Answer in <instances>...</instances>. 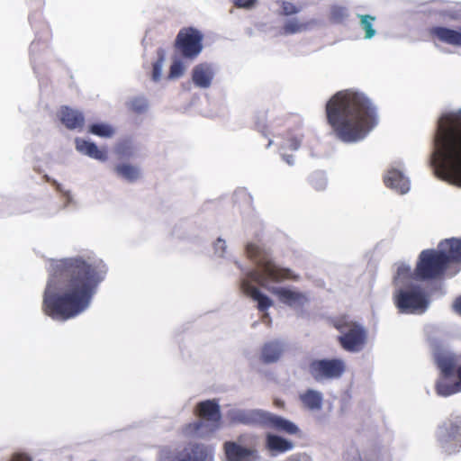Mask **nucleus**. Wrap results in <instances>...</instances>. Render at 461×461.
<instances>
[{"label": "nucleus", "instance_id": "nucleus-20", "mask_svg": "<svg viewBox=\"0 0 461 461\" xmlns=\"http://www.w3.org/2000/svg\"><path fill=\"white\" fill-rule=\"evenodd\" d=\"M75 142L76 149L80 153L100 161H105L107 159L106 151L100 149L94 142L80 138H77Z\"/></svg>", "mask_w": 461, "mask_h": 461}, {"label": "nucleus", "instance_id": "nucleus-10", "mask_svg": "<svg viewBox=\"0 0 461 461\" xmlns=\"http://www.w3.org/2000/svg\"><path fill=\"white\" fill-rule=\"evenodd\" d=\"M212 449L200 443H188L182 449L167 452L159 461H212Z\"/></svg>", "mask_w": 461, "mask_h": 461}, {"label": "nucleus", "instance_id": "nucleus-37", "mask_svg": "<svg viewBox=\"0 0 461 461\" xmlns=\"http://www.w3.org/2000/svg\"><path fill=\"white\" fill-rule=\"evenodd\" d=\"M257 3V0H233V4L238 8L250 9Z\"/></svg>", "mask_w": 461, "mask_h": 461}, {"label": "nucleus", "instance_id": "nucleus-28", "mask_svg": "<svg viewBox=\"0 0 461 461\" xmlns=\"http://www.w3.org/2000/svg\"><path fill=\"white\" fill-rule=\"evenodd\" d=\"M410 279H414L413 271H411L409 266L401 264L397 268L396 275L393 278V283L398 285Z\"/></svg>", "mask_w": 461, "mask_h": 461}, {"label": "nucleus", "instance_id": "nucleus-5", "mask_svg": "<svg viewBox=\"0 0 461 461\" xmlns=\"http://www.w3.org/2000/svg\"><path fill=\"white\" fill-rule=\"evenodd\" d=\"M395 307L400 313L420 314L429 305V295L418 285H409L396 289L393 295Z\"/></svg>", "mask_w": 461, "mask_h": 461}, {"label": "nucleus", "instance_id": "nucleus-34", "mask_svg": "<svg viewBox=\"0 0 461 461\" xmlns=\"http://www.w3.org/2000/svg\"><path fill=\"white\" fill-rule=\"evenodd\" d=\"M184 67L180 61H175L169 70V77L170 78H177L183 75Z\"/></svg>", "mask_w": 461, "mask_h": 461}, {"label": "nucleus", "instance_id": "nucleus-29", "mask_svg": "<svg viewBox=\"0 0 461 461\" xmlns=\"http://www.w3.org/2000/svg\"><path fill=\"white\" fill-rule=\"evenodd\" d=\"M358 17L360 18V25L366 32V39H371L375 34V31L373 29V22L375 17L369 14L358 15Z\"/></svg>", "mask_w": 461, "mask_h": 461}, {"label": "nucleus", "instance_id": "nucleus-7", "mask_svg": "<svg viewBox=\"0 0 461 461\" xmlns=\"http://www.w3.org/2000/svg\"><path fill=\"white\" fill-rule=\"evenodd\" d=\"M440 249L422 250L413 270L414 280L429 281L441 278L448 267Z\"/></svg>", "mask_w": 461, "mask_h": 461}, {"label": "nucleus", "instance_id": "nucleus-9", "mask_svg": "<svg viewBox=\"0 0 461 461\" xmlns=\"http://www.w3.org/2000/svg\"><path fill=\"white\" fill-rule=\"evenodd\" d=\"M346 368V363L341 358L313 359L308 367L310 375L316 382L339 379Z\"/></svg>", "mask_w": 461, "mask_h": 461}, {"label": "nucleus", "instance_id": "nucleus-27", "mask_svg": "<svg viewBox=\"0 0 461 461\" xmlns=\"http://www.w3.org/2000/svg\"><path fill=\"white\" fill-rule=\"evenodd\" d=\"M311 23H300L297 19L287 21L283 26L284 34H294L307 29Z\"/></svg>", "mask_w": 461, "mask_h": 461}, {"label": "nucleus", "instance_id": "nucleus-8", "mask_svg": "<svg viewBox=\"0 0 461 461\" xmlns=\"http://www.w3.org/2000/svg\"><path fill=\"white\" fill-rule=\"evenodd\" d=\"M203 34L194 27L182 28L175 40V49L185 59H195L203 50Z\"/></svg>", "mask_w": 461, "mask_h": 461}, {"label": "nucleus", "instance_id": "nucleus-16", "mask_svg": "<svg viewBox=\"0 0 461 461\" xmlns=\"http://www.w3.org/2000/svg\"><path fill=\"white\" fill-rule=\"evenodd\" d=\"M438 249L444 254L448 266L461 264V239H446L439 242Z\"/></svg>", "mask_w": 461, "mask_h": 461}, {"label": "nucleus", "instance_id": "nucleus-19", "mask_svg": "<svg viewBox=\"0 0 461 461\" xmlns=\"http://www.w3.org/2000/svg\"><path fill=\"white\" fill-rule=\"evenodd\" d=\"M299 401L303 407L309 411H320L323 404V395L314 389H307L299 393Z\"/></svg>", "mask_w": 461, "mask_h": 461}, {"label": "nucleus", "instance_id": "nucleus-38", "mask_svg": "<svg viewBox=\"0 0 461 461\" xmlns=\"http://www.w3.org/2000/svg\"><path fill=\"white\" fill-rule=\"evenodd\" d=\"M11 461H32V459L25 454H15Z\"/></svg>", "mask_w": 461, "mask_h": 461}, {"label": "nucleus", "instance_id": "nucleus-32", "mask_svg": "<svg viewBox=\"0 0 461 461\" xmlns=\"http://www.w3.org/2000/svg\"><path fill=\"white\" fill-rule=\"evenodd\" d=\"M438 366L441 370V377L450 378L456 375L454 364L449 359L440 360Z\"/></svg>", "mask_w": 461, "mask_h": 461}, {"label": "nucleus", "instance_id": "nucleus-33", "mask_svg": "<svg viewBox=\"0 0 461 461\" xmlns=\"http://www.w3.org/2000/svg\"><path fill=\"white\" fill-rule=\"evenodd\" d=\"M158 58L153 63V67H152V79L154 81H158L160 79L162 66H163V62H164V52L162 50H158Z\"/></svg>", "mask_w": 461, "mask_h": 461}, {"label": "nucleus", "instance_id": "nucleus-26", "mask_svg": "<svg viewBox=\"0 0 461 461\" xmlns=\"http://www.w3.org/2000/svg\"><path fill=\"white\" fill-rule=\"evenodd\" d=\"M266 411H250L247 412H241L238 415L237 419L240 422L246 425H264Z\"/></svg>", "mask_w": 461, "mask_h": 461}, {"label": "nucleus", "instance_id": "nucleus-11", "mask_svg": "<svg viewBox=\"0 0 461 461\" xmlns=\"http://www.w3.org/2000/svg\"><path fill=\"white\" fill-rule=\"evenodd\" d=\"M338 339L345 350L357 352L363 348L366 343V332L362 326L352 323L348 325V330L343 332Z\"/></svg>", "mask_w": 461, "mask_h": 461}, {"label": "nucleus", "instance_id": "nucleus-42", "mask_svg": "<svg viewBox=\"0 0 461 461\" xmlns=\"http://www.w3.org/2000/svg\"><path fill=\"white\" fill-rule=\"evenodd\" d=\"M275 404H276L277 407H284V405H285L284 402L279 401V400H276V401H275Z\"/></svg>", "mask_w": 461, "mask_h": 461}, {"label": "nucleus", "instance_id": "nucleus-31", "mask_svg": "<svg viewBox=\"0 0 461 461\" xmlns=\"http://www.w3.org/2000/svg\"><path fill=\"white\" fill-rule=\"evenodd\" d=\"M348 16V12L345 7L333 6L330 12V20L334 23H341Z\"/></svg>", "mask_w": 461, "mask_h": 461}, {"label": "nucleus", "instance_id": "nucleus-40", "mask_svg": "<svg viewBox=\"0 0 461 461\" xmlns=\"http://www.w3.org/2000/svg\"><path fill=\"white\" fill-rule=\"evenodd\" d=\"M135 103H136V101L131 102V109L138 113L141 112L143 110V106H137Z\"/></svg>", "mask_w": 461, "mask_h": 461}, {"label": "nucleus", "instance_id": "nucleus-14", "mask_svg": "<svg viewBox=\"0 0 461 461\" xmlns=\"http://www.w3.org/2000/svg\"><path fill=\"white\" fill-rule=\"evenodd\" d=\"M263 427H267L288 435H295L300 431L299 428L294 422L281 416L267 411L265 414Z\"/></svg>", "mask_w": 461, "mask_h": 461}, {"label": "nucleus", "instance_id": "nucleus-35", "mask_svg": "<svg viewBox=\"0 0 461 461\" xmlns=\"http://www.w3.org/2000/svg\"><path fill=\"white\" fill-rule=\"evenodd\" d=\"M302 142V138L298 136L289 135L286 139L285 147L292 149L296 150L300 148Z\"/></svg>", "mask_w": 461, "mask_h": 461}, {"label": "nucleus", "instance_id": "nucleus-30", "mask_svg": "<svg viewBox=\"0 0 461 461\" xmlns=\"http://www.w3.org/2000/svg\"><path fill=\"white\" fill-rule=\"evenodd\" d=\"M89 131L99 137H111L113 134V130L111 126L104 123H95L90 126Z\"/></svg>", "mask_w": 461, "mask_h": 461}, {"label": "nucleus", "instance_id": "nucleus-12", "mask_svg": "<svg viewBox=\"0 0 461 461\" xmlns=\"http://www.w3.org/2000/svg\"><path fill=\"white\" fill-rule=\"evenodd\" d=\"M428 34L435 44L439 42L461 47V26L456 30L444 26H433L428 29Z\"/></svg>", "mask_w": 461, "mask_h": 461}, {"label": "nucleus", "instance_id": "nucleus-36", "mask_svg": "<svg viewBox=\"0 0 461 461\" xmlns=\"http://www.w3.org/2000/svg\"><path fill=\"white\" fill-rule=\"evenodd\" d=\"M282 10L285 15H292L299 12V8L289 2H283Z\"/></svg>", "mask_w": 461, "mask_h": 461}, {"label": "nucleus", "instance_id": "nucleus-13", "mask_svg": "<svg viewBox=\"0 0 461 461\" xmlns=\"http://www.w3.org/2000/svg\"><path fill=\"white\" fill-rule=\"evenodd\" d=\"M223 449L229 461H257L258 459L256 449L242 447L234 441H226Z\"/></svg>", "mask_w": 461, "mask_h": 461}, {"label": "nucleus", "instance_id": "nucleus-15", "mask_svg": "<svg viewBox=\"0 0 461 461\" xmlns=\"http://www.w3.org/2000/svg\"><path fill=\"white\" fill-rule=\"evenodd\" d=\"M270 291L278 297L281 303L291 307H303L307 302V297L301 292L285 287H274Z\"/></svg>", "mask_w": 461, "mask_h": 461}, {"label": "nucleus", "instance_id": "nucleus-41", "mask_svg": "<svg viewBox=\"0 0 461 461\" xmlns=\"http://www.w3.org/2000/svg\"><path fill=\"white\" fill-rule=\"evenodd\" d=\"M284 159L286 161L288 165L294 164V157L292 155L284 156Z\"/></svg>", "mask_w": 461, "mask_h": 461}, {"label": "nucleus", "instance_id": "nucleus-3", "mask_svg": "<svg viewBox=\"0 0 461 461\" xmlns=\"http://www.w3.org/2000/svg\"><path fill=\"white\" fill-rule=\"evenodd\" d=\"M436 176L461 187V112L442 114L434 137Z\"/></svg>", "mask_w": 461, "mask_h": 461}, {"label": "nucleus", "instance_id": "nucleus-43", "mask_svg": "<svg viewBox=\"0 0 461 461\" xmlns=\"http://www.w3.org/2000/svg\"><path fill=\"white\" fill-rule=\"evenodd\" d=\"M357 461H362L361 458L359 457Z\"/></svg>", "mask_w": 461, "mask_h": 461}, {"label": "nucleus", "instance_id": "nucleus-1", "mask_svg": "<svg viewBox=\"0 0 461 461\" xmlns=\"http://www.w3.org/2000/svg\"><path fill=\"white\" fill-rule=\"evenodd\" d=\"M106 274L101 259L74 257L53 261L43 294V312L62 321L79 315L89 306Z\"/></svg>", "mask_w": 461, "mask_h": 461}, {"label": "nucleus", "instance_id": "nucleus-21", "mask_svg": "<svg viewBox=\"0 0 461 461\" xmlns=\"http://www.w3.org/2000/svg\"><path fill=\"white\" fill-rule=\"evenodd\" d=\"M192 79L195 86L206 88L211 85L212 71L206 65H197L193 69Z\"/></svg>", "mask_w": 461, "mask_h": 461}, {"label": "nucleus", "instance_id": "nucleus-22", "mask_svg": "<svg viewBox=\"0 0 461 461\" xmlns=\"http://www.w3.org/2000/svg\"><path fill=\"white\" fill-rule=\"evenodd\" d=\"M436 392L440 396H449L461 392L458 381L451 382L449 378L440 377L435 385Z\"/></svg>", "mask_w": 461, "mask_h": 461}, {"label": "nucleus", "instance_id": "nucleus-39", "mask_svg": "<svg viewBox=\"0 0 461 461\" xmlns=\"http://www.w3.org/2000/svg\"><path fill=\"white\" fill-rule=\"evenodd\" d=\"M454 311L461 315V295L458 296L453 303Z\"/></svg>", "mask_w": 461, "mask_h": 461}, {"label": "nucleus", "instance_id": "nucleus-25", "mask_svg": "<svg viewBox=\"0 0 461 461\" xmlns=\"http://www.w3.org/2000/svg\"><path fill=\"white\" fill-rule=\"evenodd\" d=\"M114 171L119 176L129 182H135L140 175L137 167L127 163L118 164L115 166Z\"/></svg>", "mask_w": 461, "mask_h": 461}, {"label": "nucleus", "instance_id": "nucleus-4", "mask_svg": "<svg viewBox=\"0 0 461 461\" xmlns=\"http://www.w3.org/2000/svg\"><path fill=\"white\" fill-rule=\"evenodd\" d=\"M248 257L256 264L257 267L249 271L247 277L241 281L242 293L258 303V309L265 312L272 306L269 297L263 294L251 282L267 287L268 283H277L290 277V270L277 267L271 259L270 254L254 243L246 247Z\"/></svg>", "mask_w": 461, "mask_h": 461}, {"label": "nucleus", "instance_id": "nucleus-23", "mask_svg": "<svg viewBox=\"0 0 461 461\" xmlns=\"http://www.w3.org/2000/svg\"><path fill=\"white\" fill-rule=\"evenodd\" d=\"M282 354V347L277 341L266 343L262 348L261 359L264 363H273L279 359Z\"/></svg>", "mask_w": 461, "mask_h": 461}, {"label": "nucleus", "instance_id": "nucleus-17", "mask_svg": "<svg viewBox=\"0 0 461 461\" xmlns=\"http://www.w3.org/2000/svg\"><path fill=\"white\" fill-rule=\"evenodd\" d=\"M384 183L387 187L401 194H406L410 189L409 179L400 170L394 168L388 170L384 177Z\"/></svg>", "mask_w": 461, "mask_h": 461}, {"label": "nucleus", "instance_id": "nucleus-2", "mask_svg": "<svg viewBox=\"0 0 461 461\" xmlns=\"http://www.w3.org/2000/svg\"><path fill=\"white\" fill-rule=\"evenodd\" d=\"M327 122L343 142L363 140L377 124V112L363 93L346 89L337 92L325 106Z\"/></svg>", "mask_w": 461, "mask_h": 461}, {"label": "nucleus", "instance_id": "nucleus-18", "mask_svg": "<svg viewBox=\"0 0 461 461\" xmlns=\"http://www.w3.org/2000/svg\"><path fill=\"white\" fill-rule=\"evenodd\" d=\"M59 119L61 122L69 130L81 128L84 125L85 118L82 113L63 106L59 111Z\"/></svg>", "mask_w": 461, "mask_h": 461}, {"label": "nucleus", "instance_id": "nucleus-6", "mask_svg": "<svg viewBox=\"0 0 461 461\" xmlns=\"http://www.w3.org/2000/svg\"><path fill=\"white\" fill-rule=\"evenodd\" d=\"M194 413L200 420L187 424L185 429L186 433L203 436L220 428L221 413L220 405L215 400L198 402Z\"/></svg>", "mask_w": 461, "mask_h": 461}, {"label": "nucleus", "instance_id": "nucleus-24", "mask_svg": "<svg viewBox=\"0 0 461 461\" xmlns=\"http://www.w3.org/2000/svg\"><path fill=\"white\" fill-rule=\"evenodd\" d=\"M294 445L291 441L273 434L267 436V447L271 451L284 453L293 448Z\"/></svg>", "mask_w": 461, "mask_h": 461}]
</instances>
